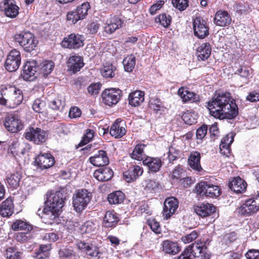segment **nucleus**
Listing matches in <instances>:
<instances>
[{"label":"nucleus","instance_id":"nucleus-1","mask_svg":"<svg viewBox=\"0 0 259 259\" xmlns=\"http://www.w3.org/2000/svg\"><path fill=\"white\" fill-rule=\"evenodd\" d=\"M207 108L212 116L221 120L233 119L238 114L235 101L227 92H216L207 102Z\"/></svg>","mask_w":259,"mask_h":259},{"label":"nucleus","instance_id":"nucleus-2","mask_svg":"<svg viewBox=\"0 0 259 259\" xmlns=\"http://www.w3.org/2000/svg\"><path fill=\"white\" fill-rule=\"evenodd\" d=\"M23 99L22 92L12 85L0 87V104L11 108L20 105Z\"/></svg>","mask_w":259,"mask_h":259},{"label":"nucleus","instance_id":"nucleus-3","mask_svg":"<svg viewBox=\"0 0 259 259\" xmlns=\"http://www.w3.org/2000/svg\"><path fill=\"white\" fill-rule=\"evenodd\" d=\"M65 199V194L61 191L51 193L47 196V200L46 201V206L44 208V212L52 215V219H55L58 217L59 212L64 206Z\"/></svg>","mask_w":259,"mask_h":259},{"label":"nucleus","instance_id":"nucleus-4","mask_svg":"<svg viewBox=\"0 0 259 259\" xmlns=\"http://www.w3.org/2000/svg\"><path fill=\"white\" fill-rule=\"evenodd\" d=\"M177 259H209V255L205 243L195 242L186 247Z\"/></svg>","mask_w":259,"mask_h":259},{"label":"nucleus","instance_id":"nucleus-5","mask_svg":"<svg viewBox=\"0 0 259 259\" xmlns=\"http://www.w3.org/2000/svg\"><path fill=\"white\" fill-rule=\"evenodd\" d=\"M14 39L27 52L34 50L38 44L37 38L29 31H22L16 33L14 36Z\"/></svg>","mask_w":259,"mask_h":259},{"label":"nucleus","instance_id":"nucleus-6","mask_svg":"<svg viewBox=\"0 0 259 259\" xmlns=\"http://www.w3.org/2000/svg\"><path fill=\"white\" fill-rule=\"evenodd\" d=\"M258 211H259V194L246 200L236 209L238 215L241 217H248Z\"/></svg>","mask_w":259,"mask_h":259},{"label":"nucleus","instance_id":"nucleus-7","mask_svg":"<svg viewBox=\"0 0 259 259\" xmlns=\"http://www.w3.org/2000/svg\"><path fill=\"white\" fill-rule=\"evenodd\" d=\"M92 198L90 192L86 189L78 190L73 197V206L78 212H81L88 206Z\"/></svg>","mask_w":259,"mask_h":259},{"label":"nucleus","instance_id":"nucleus-8","mask_svg":"<svg viewBox=\"0 0 259 259\" xmlns=\"http://www.w3.org/2000/svg\"><path fill=\"white\" fill-rule=\"evenodd\" d=\"M24 136L26 140L38 145L46 141L48 135L40 128L30 126L26 129Z\"/></svg>","mask_w":259,"mask_h":259},{"label":"nucleus","instance_id":"nucleus-9","mask_svg":"<svg viewBox=\"0 0 259 259\" xmlns=\"http://www.w3.org/2000/svg\"><path fill=\"white\" fill-rule=\"evenodd\" d=\"M195 190L196 193L202 196L215 198L221 194V189L217 185H213L207 182H201L197 184Z\"/></svg>","mask_w":259,"mask_h":259},{"label":"nucleus","instance_id":"nucleus-10","mask_svg":"<svg viewBox=\"0 0 259 259\" xmlns=\"http://www.w3.org/2000/svg\"><path fill=\"white\" fill-rule=\"evenodd\" d=\"M121 96L122 91L116 88L106 89L102 93L103 102L109 106L117 104Z\"/></svg>","mask_w":259,"mask_h":259},{"label":"nucleus","instance_id":"nucleus-11","mask_svg":"<svg viewBox=\"0 0 259 259\" xmlns=\"http://www.w3.org/2000/svg\"><path fill=\"white\" fill-rule=\"evenodd\" d=\"M90 8L89 3L84 2L77 6L75 10L70 11L67 13V20L73 24L76 23L78 20L85 18Z\"/></svg>","mask_w":259,"mask_h":259},{"label":"nucleus","instance_id":"nucleus-12","mask_svg":"<svg viewBox=\"0 0 259 259\" xmlns=\"http://www.w3.org/2000/svg\"><path fill=\"white\" fill-rule=\"evenodd\" d=\"M194 34L200 39H203L209 35V28L206 21L201 17H196L193 22Z\"/></svg>","mask_w":259,"mask_h":259},{"label":"nucleus","instance_id":"nucleus-13","mask_svg":"<svg viewBox=\"0 0 259 259\" xmlns=\"http://www.w3.org/2000/svg\"><path fill=\"white\" fill-rule=\"evenodd\" d=\"M21 62L20 52L16 49L10 51L5 61V67L9 72L16 71L19 67Z\"/></svg>","mask_w":259,"mask_h":259},{"label":"nucleus","instance_id":"nucleus-14","mask_svg":"<svg viewBox=\"0 0 259 259\" xmlns=\"http://www.w3.org/2000/svg\"><path fill=\"white\" fill-rule=\"evenodd\" d=\"M0 9L6 17L10 18H15L19 14V7L15 0H3L0 3Z\"/></svg>","mask_w":259,"mask_h":259},{"label":"nucleus","instance_id":"nucleus-15","mask_svg":"<svg viewBox=\"0 0 259 259\" xmlns=\"http://www.w3.org/2000/svg\"><path fill=\"white\" fill-rule=\"evenodd\" d=\"M4 125L8 131L13 133H17L23 127L21 120L13 114H9L5 117Z\"/></svg>","mask_w":259,"mask_h":259},{"label":"nucleus","instance_id":"nucleus-16","mask_svg":"<svg viewBox=\"0 0 259 259\" xmlns=\"http://www.w3.org/2000/svg\"><path fill=\"white\" fill-rule=\"evenodd\" d=\"M83 41L82 35L72 33L63 39L61 45L65 48L76 49L83 46Z\"/></svg>","mask_w":259,"mask_h":259},{"label":"nucleus","instance_id":"nucleus-17","mask_svg":"<svg viewBox=\"0 0 259 259\" xmlns=\"http://www.w3.org/2000/svg\"><path fill=\"white\" fill-rule=\"evenodd\" d=\"M35 162L40 169H45L53 166L55 161L50 153H40L35 157Z\"/></svg>","mask_w":259,"mask_h":259},{"label":"nucleus","instance_id":"nucleus-18","mask_svg":"<svg viewBox=\"0 0 259 259\" xmlns=\"http://www.w3.org/2000/svg\"><path fill=\"white\" fill-rule=\"evenodd\" d=\"M179 202L175 197L166 198L164 203L162 216L164 220L169 219L178 207Z\"/></svg>","mask_w":259,"mask_h":259},{"label":"nucleus","instance_id":"nucleus-19","mask_svg":"<svg viewBox=\"0 0 259 259\" xmlns=\"http://www.w3.org/2000/svg\"><path fill=\"white\" fill-rule=\"evenodd\" d=\"M37 69V63L35 61H27L23 66V72L21 73L22 78L26 81L33 80Z\"/></svg>","mask_w":259,"mask_h":259},{"label":"nucleus","instance_id":"nucleus-20","mask_svg":"<svg viewBox=\"0 0 259 259\" xmlns=\"http://www.w3.org/2000/svg\"><path fill=\"white\" fill-rule=\"evenodd\" d=\"M163 161L159 157L146 156L143 160V164L147 167L148 171L152 173L159 171Z\"/></svg>","mask_w":259,"mask_h":259},{"label":"nucleus","instance_id":"nucleus-21","mask_svg":"<svg viewBox=\"0 0 259 259\" xmlns=\"http://www.w3.org/2000/svg\"><path fill=\"white\" fill-rule=\"evenodd\" d=\"M90 162L96 166H104L109 163V158L105 151L100 150L90 157Z\"/></svg>","mask_w":259,"mask_h":259},{"label":"nucleus","instance_id":"nucleus-22","mask_svg":"<svg viewBox=\"0 0 259 259\" xmlns=\"http://www.w3.org/2000/svg\"><path fill=\"white\" fill-rule=\"evenodd\" d=\"M213 22L220 27L228 26L232 22V18L227 11L220 10L215 13Z\"/></svg>","mask_w":259,"mask_h":259},{"label":"nucleus","instance_id":"nucleus-23","mask_svg":"<svg viewBox=\"0 0 259 259\" xmlns=\"http://www.w3.org/2000/svg\"><path fill=\"white\" fill-rule=\"evenodd\" d=\"M143 172L142 167L139 165H132L129 169L123 173V177L127 183L135 181Z\"/></svg>","mask_w":259,"mask_h":259},{"label":"nucleus","instance_id":"nucleus-24","mask_svg":"<svg viewBox=\"0 0 259 259\" xmlns=\"http://www.w3.org/2000/svg\"><path fill=\"white\" fill-rule=\"evenodd\" d=\"M118 214L113 211H107L102 222L103 227L107 229L115 227L119 222Z\"/></svg>","mask_w":259,"mask_h":259},{"label":"nucleus","instance_id":"nucleus-25","mask_svg":"<svg viewBox=\"0 0 259 259\" xmlns=\"http://www.w3.org/2000/svg\"><path fill=\"white\" fill-rule=\"evenodd\" d=\"M201 154L197 151H192L188 157V162L190 167L197 172L203 170L200 164Z\"/></svg>","mask_w":259,"mask_h":259},{"label":"nucleus","instance_id":"nucleus-26","mask_svg":"<svg viewBox=\"0 0 259 259\" xmlns=\"http://www.w3.org/2000/svg\"><path fill=\"white\" fill-rule=\"evenodd\" d=\"M195 212L199 216L205 218L215 212V207L210 203H202L194 206Z\"/></svg>","mask_w":259,"mask_h":259},{"label":"nucleus","instance_id":"nucleus-27","mask_svg":"<svg viewBox=\"0 0 259 259\" xmlns=\"http://www.w3.org/2000/svg\"><path fill=\"white\" fill-rule=\"evenodd\" d=\"M113 171L108 167H103L96 170L94 172V177L99 181H108L113 177Z\"/></svg>","mask_w":259,"mask_h":259},{"label":"nucleus","instance_id":"nucleus-28","mask_svg":"<svg viewBox=\"0 0 259 259\" xmlns=\"http://www.w3.org/2000/svg\"><path fill=\"white\" fill-rule=\"evenodd\" d=\"M67 66L70 71L75 73L84 66L83 59L79 56H73L67 61Z\"/></svg>","mask_w":259,"mask_h":259},{"label":"nucleus","instance_id":"nucleus-29","mask_svg":"<svg viewBox=\"0 0 259 259\" xmlns=\"http://www.w3.org/2000/svg\"><path fill=\"white\" fill-rule=\"evenodd\" d=\"M178 94L184 102H197L199 101V97L196 94L190 92L184 88H181L178 90Z\"/></svg>","mask_w":259,"mask_h":259},{"label":"nucleus","instance_id":"nucleus-30","mask_svg":"<svg viewBox=\"0 0 259 259\" xmlns=\"http://www.w3.org/2000/svg\"><path fill=\"white\" fill-rule=\"evenodd\" d=\"M122 26L121 20L114 17L107 20L104 26V31L108 34L113 33L116 29Z\"/></svg>","mask_w":259,"mask_h":259},{"label":"nucleus","instance_id":"nucleus-31","mask_svg":"<svg viewBox=\"0 0 259 259\" xmlns=\"http://www.w3.org/2000/svg\"><path fill=\"white\" fill-rule=\"evenodd\" d=\"M246 182L240 177L234 178L229 183V188L237 193L243 192L246 189Z\"/></svg>","mask_w":259,"mask_h":259},{"label":"nucleus","instance_id":"nucleus-32","mask_svg":"<svg viewBox=\"0 0 259 259\" xmlns=\"http://www.w3.org/2000/svg\"><path fill=\"white\" fill-rule=\"evenodd\" d=\"M211 48L208 42L202 44L197 49V56L199 60L205 61L209 56Z\"/></svg>","mask_w":259,"mask_h":259},{"label":"nucleus","instance_id":"nucleus-33","mask_svg":"<svg viewBox=\"0 0 259 259\" xmlns=\"http://www.w3.org/2000/svg\"><path fill=\"white\" fill-rule=\"evenodd\" d=\"M144 93L141 91H136L128 96L129 104L134 107L139 106L144 100Z\"/></svg>","mask_w":259,"mask_h":259},{"label":"nucleus","instance_id":"nucleus-34","mask_svg":"<svg viewBox=\"0 0 259 259\" xmlns=\"http://www.w3.org/2000/svg\"><path fill=\"white\" fill-rule=\"evenodd\" d=\"M13 208L12 200L8 198L0 205V214L3 217H10L13 213Z\"/></svg>","mask_w":259,"mask_h":259},{"label":"nucleus","instance_id":"nucleus-35","mask_svg":"<svg viewBox=\"0 0 259 259\" xmlns=\"http://www.w3.org/2000/svg\"><path fill=\"white\" fill-rule=\"evenodd\" d=\"M162 247L163 251L168 254H176L181 250L177 242L169 240L164 241Z\"/></svg>","mask_w":259,"mask_h":259},{"label":"nucleus","instance_id":"nucleus-36","mask_svg":"<svg viewBox=\"0 0 259 259\" xmlns=\"http://www.w3.org/2000/svg\"><path fill=\"white\" fill-rule=\"evenodd\" d=\"M54 66V63L52 61H43L38 67L39 74L44 77L47 76L53 70Z\"/></svg>","mask_w":259,"mask_h":259},{"label":"nucleus","instance_id":"nucleus-37","mask_svg":"<svg viewBox=\"0 0 259 259\" xmlns=\"http://www.w3.org/2000/svg\"><path fill=\"white\" fill-rule=\"evenodd\" d=\"M146 145L143 144H138L134 148L133 152L130 154V156L132 159L143 161L145 158V154L144 149Z\"/></svg>","mask_w":259,"mask_h":259},{"label":"nucleus","instance_id":"nucleus-38","mask_svg":"<svg viewBox=\"0 0 259 259\" xmlns=\"http://www.w3.org/2000/svg\"><path fill=\"white\" fill-rule=\"evenodd\" d=\"M125 128L120 125L118 119L115 121L110 130V135L116 138L122 137L125 134Z\"/></svg>","mask_w":259,"mask_h":259},{"label":"nucleus","instance_id":"nucleus-39","mask_svg":"<svg viewBox=\"0 0 259 259\" xmlns=\"http://www.w3.org/2000/svg\"><path fill=\"white\" fill-rule=\"evenodd\" d=\"M125 198L124 194L121 191H117L109 194L107 199L111 204H118L122 203Z\"/></svg>","mask_w":259,"mask_h":259},{"label":"nucleus","instance_id":"nucleus-40","mask_svg":"<svg viewBox=\"0 0 259 259\" xmlns=\"http://www.w3.org/2000/svg\"><path fill=\"white\" fill-rule=\"evenodd\" d=\"M51 249L50 244L40 245L38 250L34 253V257L36 259H45L49 256Z\"/></svg>","mask_w":259,"mask_h":259},{"label":"nucleus","instance_id":"nucleus-41","mask_svg":"<svg viewBox=\"0 0 259 259\" xmlns=\"http://www.w3.org/2000/svg\"><path fill=\"white\" fill-rule=\"evenodd\" d=\"M144 189L147 193H155L159 189V184L153 180H147L143 184Z\"/></svg>","mask_w":259,"mask_h":259},{"label":"nucleus","instance_id":"nucleus-42","mask_svg":"<svg viewBox=\"0 0 259 259\" xmlns=\"http://www.w3.org/2000/svg\"><path fill=\"white\" fill-rule=\"evenodd\" d=\"M197 117V114L194 111H187L182 116L184 122L189 125L196 123Z\"/></svg>","mask_w":259,"mask_h":259},{"label":"nucleus","instance_id":"nucleus-43","mask_svg":"<svg viewBox=\"0 0 259 259\" xmlns=\"http://www.w3.org/2000/svg\"><path fill=\"white\" fill-rule=\"evenodd\" d=\"M12 229L14 231H19L20 232L31 231V226L27 222L21 221L17 220L12 225Z\"/></svg>","mask_w":259,"mask_h":259},{"label":"nucleus","instance_id":"nucleus-44","mask_svg":"<svg viewBox=\"0 0 259 259\" xmlns=\"http://www.w3.org/2000/svg\"><path fill=\"white\" fill-rule=\"evenodd\" d=\"M122 63L125 71L130 72L135 68L136 65V58L133 55H131L124 58Z\"/></svg>","mask_w":259,"mask_h":259},{"label":"nucleus","instance_id":"nucleus-45","mask_svg":"<svg viewBox=\"0 0 259 259\" xmlns=\"http://www.w3.org/2000/svg\"><path fill=\"white\" fill-rule=\"evenodd\" d=\"M116 68L112 64H106L101 69V72L103 77L112 78L115 74Z\"/></svg>","mask_w":259,"mask_h":259},{"label":"nucleus","instance_id":"nucleus-46","mask_svg":"<svg viewBox=\"0 0 259 259\" xmlns=\"http://www.w3.org/2000/svg\"><path fill=\"white\" fill-rule=\"evenodd\" d=\"M20 178L21 176L19 173H14L7 177L6 183L9 187L16 188L19 186Z\"/></svg>","mask_w":259,"mask_h":259},{"label":"nucleus","instance_id":"nucleus-47","mask_svg":"<svg viewBox=\"0 0 259 259\" xmlns=\"http://www.w3.org/2000/svg\"><path fill=\"white\" fill-rule=\"evenodd\" d=\"M185 173V170L182 166L179 165L175 167V168L170 172L169 175L170 178L174 181H178L181 180Z\"/></svg>","mask_w":259,"mask_h":259},{"label":"nucleus","instance_id":"nucleus-48","mask_svg":"<svg viewBox=\"0 0 259 259\" xmlns=\"http://www.w3.org/2000/svg\"><path fill=\"white\" fill-rule=\"evenodd\" d=\"M82 234L93 233L96 230V225L91 221H87L82 224L79 228Z\"/></svg>","mask_w":259,"mask_h":259},{"label":"nucleus","instance_id":"nucleus-49","mask_svg":"<svg viewBox=\"0 0 259 259\" xmlns=\"http://www.w3.org/2000/svg\"><path fill=\"white\" fill-rule=\"evenodd\" d=\"M207 125L206 124H202L196 130V135L197 144H200L202 142L207 134Z\"/></svg>","mask_w":259,"mask_h":259},{"label":"nucleus","instance_id":"nucleus-50","mask_svg":"<svg viewBox=\"0 0 259 259\" xmlns=\"http://www.w3.org/2000/svg\"><path fill=\"white\" fill-rule=\"evenodd\" d=\"M65 106V101L59 98L51 101L49 104L50 107L54 110H62Z\"/></svg>","mask_w":259,"mask_h":259},{"label":"nucleus","instance_id":"nucleus-51","mask_svg":"<svg viewBox=\"0 0 259 259\" xmlns=\"http://www.w3.org/2000/svg\"><path fill=\"white\" fill-rule=\"evenodd\" d=\"M21 253L16 251L14 247H9L7 249L5 254L7 259H21Z\"/></svg>","mask_w":259,"mask_h":259},{"label":"nucleus","instance_id":"nucleus-52","mask_svg":"<svg viewBox=\"0 0 259 259\" xmlns=\"http://www.w3.org/2000/svg\"><path fill=\"white\" fill-rule=\"evenodd\" d=\"M157 19L159 23L165 28L170 25L171 21V18L170 15L165 13L159 15Z\"/></svg>","mask_w":259,"mask_h":259},{"label":"nucleus","instance_id":"nucleus-53","mask_svg":"<svg viewBox=\"0 0 259 259\" xmlns=\"http://www.w3.org/2000/svg\"><path fill=\"white\" fill-rule=\"evenodd\" d=\"M188 0H172L173 6L180 11H184L188 7Z\"/></svg>","mask_w":259,"mask_h":259},{"label":"nucleus","instance_id":"nucleus-54","mask_svg":"<svg viewBox=\"0 0 259 259\" xmlns=\"http://www.w3.org/2000/svg\"><path fill=\"white\" fill-rule=\"evenodd\" d=\"M85 252L90 256V259H98L99 257L98 248L93 245L91 244Z\"/></svg>","mask_w":259,"mask_h":259},{"label":"nucleus","instance_id":"nucleus-55","mask_svg":"<svg viewBox=\"0 0 259 259\" xmlns=\"http://www.w3.org/2000/svg\"><path fill=\"white\" fill-rule=\"evenodd\" d=\"M237 238V234L234 232H231L225 235L223 237L222 243H225L227 246L235 241Z\"/></svg>","mask_w":259,"mask_h":259},{"label":"nucleus","instance_id":"nucleus-56","mask_svg":"<svg viewBox=\"0 0 259 259\" xmlns=\"http://www.w3.org/2000/svg\"><path fill=\"white\" fill-rule=\"evenodd\" d=\"M180 155V151L172 146L169 148L167 158L169 162H172L177 159Z\"/></svg>","mask_w":259,"mask_h":259},{"label":"nucleus","instance_id":"nucleus-57","mask_svg":"<svg viewBox=\"0 0 259 259\" xmlns=\"http://www.w3.org/2000/svg\"><path fill=\"white\" fill-rule=\"evenodd\" d=\"M31 231L19 232L16 235V239L20 242L27 241L31 238L32 234Z\"/></svg>","mask_w":259,"mask_h":259},{"label":"nucleus","instance_id":"nucleus-58","mask_svg":"<svg viewBox=\"0 0 259 259\" xmlns=\"http://www.w3.org/2000/svg\"><path fill=\"white\" fill-rule=\"evenodd\" d=\"M94 136V131L91 129H88L79 143L80 146H83L89 143L92 140Z\"/></svg>","mask_w":259,"mask_h":259},{"label":"nucleus","instance_id":"nucleus-59","mask_svg":"<svg viewBox=\"0 0 259 259\" xmlns=\"http://www.w3.org/2000/svg\"><path fill=\"white\" fill-rule=\"evenodd\" d=\"M198 236V233L196 231H193L190 233L182 237V241L185 244L189 243L195 240Z\"/></svg>","mask_w":259,"mask_h":259},{"label":"nucleus","instance_id":"nucleus-60","mask_svg":"<svg viewBox=\"0 0 259 259\" xmlns=\"http://www.w3.org/2000/svg\"><path fill=\"white\" fill-rule=\"evenodd\" d=\"M149 107L156 113L160 112L162 108L161 102L159 99H151L150 101Z\"/></svg>","mask_w":259,"mask_h":259},{"label":"nucleus","instance_id":"nucleus-61","mask_svg":"<svg viewBox=\"0 0 259 259\" xmlns=\"http://www.w3.org/2000/svg\"><path fill=\"white\" fill-rule=\"evenodd\" d=\"M45 106V103L40 99H36L34 100L32 108L34 111L37 113H41Z\"/></svg>","mask_w":259,"mask_h":259},{"label":"nucleus","instance_id":"nucleus-62","mask_svg":"<svg viewBox=\"0 0 259 259\" xmlns=\"http://www.w3.org/2000/svg\"><path fill=\"white\" fill-rule=\"evenodd\" d=\"M149 206L145 201H141L135 206V209L139 214H142L144 212L148 213Z\"/></svg>","mask_w":259,"mask_h":259},{"label":"nucleus","instance_id":"nucleus-63","mask_svg":"<svg viewBox=\"0 0 259 259\" xmlns=\"http://www.w3.org/2000/svg\"><path fill=\"white\" fill-rule=\"evenodd\" d=\"M151 229L156 234H159L161 233V227L159 223L156 221L155 219H152L149 221L148 223Z\"/></svg>","mask_w":259,"mask_h":259},{"label":"nucleus","instance_id":"nucleus-64","mask_svg":"<svg viewBox=\"0 0 259 259\" xmlns=\"http://www.w3.org/2000/svg\"><path fill=\"white\" fill-rule=\"evenodd\" d=\"M59 254L61 257L70 258L74 256V252L71 249L64 248L60 249Z\"/></svg>","mask_w":259,"mask_h":259}]
</instances>
